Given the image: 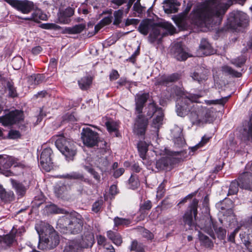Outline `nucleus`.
Returning <instances> with one entry per match:
<instances>
[{
    "label": "nucleus",
    "instance_id": "nucleus-1",
    "mask_svg": "<svg viewBox=\"0 0 252 252\" xmlns=\"http://www.w3.org/2000/svg\"><path fill=\"white\" fill-rule=\"evenodd\" d=\"M231 0H208L198 4L190 15L192 23L198 27H212L220 24Z\"/></svg>",
    "mask_w": 252,
    "mask_h": 252
},
{
    "label": "nucleus",
    "instance_id": "nucleus-2",
    "mask_svg": "<svg viewBox=\"0 0 252 252\" xmlns=\"http://www.w3.org/2000/svg\"><path fill=\"white\" fill-rule=\"evenodd\" d=\"M165 30L172 33L175 29L172 24L168 22H163L158 24H152L147 21H142L138 27L139 32L145 35H147L151 31L149 36V41L151 43H154L158 41V44L160 42L162 38L166 34Z\"/></svg>",
    "mask_w": 252,
    "mask_h": 252
},
{
    "label": "nucleus",
    "instance_id": "nucleus-3",
    "mask_svg": "<svg viewBox=\"0 0 252 252\" xmlns=\"http://www.w3.org/2000/svg\"><path fill=\"white\" fill-rule=\"evenodd\" d=\"M150 97L149 93L138 94L135 96V113L136 117L133 128L134 132L137 135H144L148 125V118L143 113V109Z\"/></svg>",
    "mask_w": 252,
    "mask_h": 252
},
{
    "label": "nucleus",
    "instance_id": "nucleus-4",
    "mask_svg": "<svg viewBox=\"0 0 252 252\" xmlns=\"http://www.w3.org/2000/svg\"><path fill=\"white\" fill-rule=\"evenodd\" d=\"M52 138L55 141L56 147L66 158L71 159L76 155V146L72 139L63 135H56Z\"/></svg>",
    "mask_w": 252,
    "mask_h": 252
},
{
    "label": "nucleus",
    "instance_id": "nucleus-5",
    "mask_svg": "<svg viewBox=\"0 0 252 252\" xmlns=\"http://www.w3.org/2000/svg\"><path fill=\"white\" fill-rule=\"evenodd\" d=\"M59 236L53 227L48 225L45 230V236L39 240L38 248L40 250H51L59 244Z\"/></svg>",
    "mask_w": 252,
    "mask_h": 252
},
{
    "label": "nucleus",
    "instance_id": "nucleus-6",
    "mask_svg": "<svg viewBox=\"0 0 252 252\" xmlns=\"http://www.w3.org/2000/svg\"><path fill=\"white\" fill-rule=\"evenodd\" d=\"M61 221L63 222L67 230L71 234H78L83 230V219L80 214L76 212L63 217Z\"/></svg>",
    "mask_w": 252,
    "mask_h": 252
},
{
    "label": "nucleus",
    "instance_id": "nucleus-7",
    "mask_svg": "<svg viewBox=\"0 0 252 252\" xmlns=\"http://www.w3.org/2000/svg\"><path fill=\"white\" fill-rule=\"evenodd\" d=\"M197 97L195 95H185L181 96L177 100L176 112L181 117H185L189 112H195L194 102L197 101ZM191 113H190V115Z\"/></svg>",
    "mask_w": 252,
    "mask_h": 252
},
{
    "label": "nucleus",
    "instance_id": "nucleus-8",
    "mask_svg": "<svg viewBox=\"0 0 252 252\" xmlns=\"http://www.w3.org/2000/svg\"><path fill=\"white\" fill-rule=\"evenodd\" d=\"M165 153L167 156L162 157L156 161L155 169H153L155 172L165 170L169 168L174 161L173 157L179 155L181 152H173L166 149Z\"/></svg>",
    "mask_w": 252,
    "mask_h": 252
},
{
    "label": "nucleus",
    "instance_id": "nucleus-9",
    "mask_svg": "<svg viewBox=\"0 0 252 252\" xmlns=\"http://www.w3.org/2000/svg\"><path fill=\"white\" fill-rule=\"evenodd\" d=\"M230 26L233 29L238 27H247L249 23L248 16L242 11H233L228 19Z\"/></svg>",
    "mask_w": 252,
    "mask_h": 252
},
{
    "label": "nucleus",
    "instance_id": "nucleus-10",
    "mask_svg": "<svg viewBox=\"0 0 252 252\" xmlns=\"http://www.w3.org/2000/svg\"><path fill=\"white\" fill-rule=\"evenodd\" d=\"M238 180L241 189L252 191V161L247 163L245 171L240 174Z\"/></svg>",
    "mask_w": 252,
    "mask_h": 252
},
{
    "label": "nucleus",
    "instance_id": "nucleus-11",
    "mask_svg": "<svg viewBox=\"0 0 252 252\" xmlns=\"http://www.w3.org/2000/svg\"><path fill=\"white\" fill-rule=\"evenodd\" d=\"M210 115V111L208 109L202 108L192 112L190 120L192 125H199L208 122Z\"/></svg>",
    "mask_w": 252,
    "mask_h": 252
},
{
    "label": "nucleus",
    "instance_id": "nucleus-12",
    "mask_svg": "<svg viewBox=\"0 0 252 252\" xmlns=\"http://www.w3.org/2000/svg\"><path fill=\"white\" fill-rule=\"evenodd\" d=\"M23 120V112L15 110L0 117V122L4 126L12 125Z\"/></svg>",
    "mask_w": 252,
    "mask_h": 252
},
{
    "label": "nucleus",
    "instance_id": "nucleus-13",
    "mask_svg": "<svg viewBox=\"0 0 252 252\" xmlns=\"http://www.w3.org/2000/svg\"><path fill=\"white\" fill-rule=\"evenodd\" d=\"M81 138L84 145L92 147L98 143V135L89 127L83 128L81 132Z\"/></svg>",
    "mask_w": 252,
    "mask_h": 252
},
{
    "label": "nucleus",
    "instance_id": "nucleus-14",
    "mask_svg": "<svg viewBox=\"0 0 252 252\" xmlns=\"http://www.w3.org/2000/svg\"><path fill=\"white\" fill-rule=\"evenodd\" d=\"M206 225L204 227V231L206 232L211 237L215 238V234L213 229L218 235V238L223 239L226 235V231L221 227H218L211 218L206 220Z\"/></svg>",
    "mask_w": 252,
    "mask_h": 252
},
{
    "label": "nucleus",
    "instance_id": "nucleus-15",
    "mask_svg": "<svg viewBox=\"0 0 252 252\" xmlns=\"http://www.w3.org/2000/svg\"><path fill=\"white\" fill-rule=\"evenodd\" d=\"M198 200L197 199H193L189 207V210L186 211L183 216V221L185 224L189 226L194 225L193 216L195 219L197 214V208Z\"/></svg>",
    "mask_w": 252,
    "mask_h": 252
},
{
    "label": "nucleus",
    "instance_id": "nucleus-16",
    "mask_svg": "<svg viewBox=\"0 0 252 252\" xmlns=\"http://www.w3.org/2000/svg\"><path fill=\"white\" fill-rule=\"evenodd\" d=\"M52 154V149L48 148L44 149L40 155L39 159L40 165L47 172L50 171L53 168Z\"/></svg>",
    "mask_w": 252,
    "mask_h": 252
},
{
    "label": "nucleus",
    "instance_id": "nucleus-17",
    "mask_svg": "<svg viewBox=\"0 0 252 252\" xmlns=\"http://www.w3.org/2000/svg\"><path fill=\"white\" fill-rule=\"evenodd\" d=\"M12 165L21 166L22 164L18 159L8 155H0V172L3 169H8Z\"/></svg>",
    "mask_w": 252,
    "mask_h": 252
},
{
    "label": "nucleus",
    "instance_id": "nucleus-18",
    "mask_svg": "<svg viewBox=\"0 0 252 252\" xmlns=\"http://www.w3.org/2000/svg\"><path fill=\"white\" fill-rule=\"evenodd\" d=\"M24 14H28L34 8V3L28 0H16L13 7Z\"/></svg>",
    "mask_w": 252,
    "mask_h": 252
},
{
    "label": "nucleus",
    "instance_id": "nucleus-19",
    "mask_svg": "<svg viewBox=\"0 0 252 252\" xmlns=\"http://www.w3.org/2000/svg\"><path fill=\"white\" fill-rule=\"evenodd\" d=\"M172 52L175 58L180 61H185L189 57V54L187 53L181 43L178 42L173 46L172 48Z\"/></svg>",
    "mask_w": 252,
    "mask_h": 252
},
{
    "label": "nucleus",
    "instance_id": "nucleus-20",
    "mask_svg": "<svg viewBox=\"0 0 252 252\" xmlns=\"http://www.w3.org/2000/svg\"><path fill=\"white\" fill-rule=\"evenodd\" d=\"M94 242V236L90 231L84 232L82 237L81 241L79 243L80 248H87L92 247Z\"/></svg>",
    "mask_w": 252,
    "mask_h": 252
},
{
    "label": "nucleus",
    "instance_id": "nucleus-21",
    "mask_svg": "<svg viewBox=\"0 0 252 252\" xmlns=\"http://www.w3.org/2000/svg\"><path fill=\"white\" fill-rule=\"evenodd\" d=\"M163 8L167 14L174 13L178 11L180 3L176 0H164L163 2Z\"/></svg>",
    "mask_w": 252,
    "mask_h": 252
},
{
    "label": "nucleus",
    "instance_id": "nucleus-22",
    "mask_svg": "<svg viewBox=\"0 0 252 252\" xmlns=\"http://www.w3.org/2000/svg\"><path fill=\"white\" fill-rule=\"evenodd\" d=\"M179 78L178 74H172L170 75H163L159 77L156 80V85H167L169 83L177 81Z\"/></svg>",
    "mask_w": 252,
    "mask_h": 252
},
{
    "label": "nucleus",
    "instance_id": "nucleus-23",
    "mask_svg": "<svg viewBox=\"0 0 252 252\" xmlns=\"http://www.w3.org/2000/svg\"><path fill=\"white\" fill-rule=\"evenodd\" d=\"M16 242L14 229L9 234L3 235L0 238V242L5 247H11Z\"/></svg>",
    "mask_w": 252,
    "mask_h": 252
},
{
    "label": "nucleus",
    "instance_id": "nucleus-24",
    "mask_svg": "<svg viewBox=\"0 0 252 252\" xmlns=\"http://www.w3.org/2000/svg\"><path fill=\"white\" fill-rule=\"evenodd\" d=\"M45 79L42 74H33L28 77V82L32 86L35 87L41 83Z\"/></svg>",
    "mask_w": 252,
    "mask_h": 252
},
{
    "label": "nucleus",
    "instance_id": "nucleus-25",
    "mask_svg": "<svg viewBox=\"0 0 252 252\" xmlns=\"http://www.w3.org/2000/svg\"><path fill=\"white\" fill-rule=\"evenodd\" d=\"M10 182L18 196H23L26 193V188L24 185L18 181L11 179Z\"/></svg>",
    "mask_w": 252,
    "mask_h": 252
},
{
    "label": "nucleus",
    "instance_id": "nucleus-26",
    "mask_svg": "<svg viewBox=\"0 0 252 252\" xmlns=\"http://www.w3.org/2000/svg\"><path fill=\"white\" fill-rule=\"evenodd\" d=\"M199 50L202 54L205 56L211 55L213 53V50L210 44L206 39L203 38L201 40L199 45Z\"/></svg>",
    "mask_w": 252,
    "mask_h": 252
},
{
    "label": "nucleus",
    "instance_id": "nucleus-27",
    "mask_svg": "<svg viewBox=\"0 0 252 252\" xmlns=\"http://www.w3.org/2000/svg\"><path fill=\"white\" fill-rule=\"evenodd\" d=\"M242 136L245 140L252 141V115L247 125L243 129Z\"/></svg>",
    "mask_w": 252,
    "mask_h": 252
},
{
    "label": "nucleus",
    "instance_id": "nucleus-28",
    "mask_svg": "<svg viewBox=\"0 0 252 252\" xmlns=\"http://www.w3.org/2000/svg\"><path fill=\"white\" fill-rule=\"evenodd\" d=\"M86 28V25L84 24H80L75 25L71 27L65 28L64 30V33L68 34H78L84 30Z\"/></svg>",
    "mask_w": 252,
    "mask_h": 252
},
{
    "label": "nucleus",
    "instance_id": "nucleus-29",
    "mask_svg": "<svg viewBox=\"0 0 252 252\" xmlns=\"http://www.w3.org/2000/svg\"><path fill=\"white\" fill-rule=\"evenodd\" d=\"M74 9L71 7H67L65 10L61 12L59 15V19L61 22L67 23L68 18L74 14Z\"/></svg>",
    "mask_w": 252,
    "mask_h": 252
},
{
    "label": "nucleus",
    "instance_id": "nucleus-30",
    "mask_svg": "<svg viewBox=\"0 0 252 252\" xmlns=\"http://www.w3.org/2000/svg\"><path fill=\"white\" fill-rule=\"evenodd\" d=\"M79 243L77 241L73 240L69 242L65 246L63 252H81Z\"/></svg>",
    "mask_w": 252,
    "mask_h": 252
},
{
    "label": "nucleus",
    "instance_id": "nucleus-31",
    "mask_svg": "<svg viewBox=\"0 0 252 252\" xmlns=\"http://www.w3.org/2000/svg\"><path fill=\"white\" fill-rule=\"evenodd\" d=\"M107 237L110 239L115 245L120 246L123 242L121 236L116 232L111 230L107 232Z\"/></svg>",
    "mask_w": 252,
    "mask_h": 252
},
{
    "label": "nucleus",
    "instance_id": "nucleus-32",
    "mask_svg": "<svg viewBox=\"0 0 252 252\" xmlns=\"http://www.w3.org/2000/svg\"><path fill=\"white\" fill-rule=\"evenodd\" d=\"M92 78L90 76H85L78 81V84L82 90H87L92 83Z\"/></svg>",
    "mask_w": 252,
    "mask_h": 252
},
{
    "label": "nucleus",
    "instance_id": "nucleus-33",
    "mask_svg": "<svg viewBox=\"0 0 252 252\" xmlns=\"http://www.w3.org/2000/svg\"><path fill=\"white\" fill-rule=\"evenodd\" d=\"M45 210L48 214H65L66 212L64 209L58 207L54 204L46 205Z\"/></svg>",
    "mask_w": 252,
    "mask_h": 252
},
{
    "label": "nucleus",
    "instance_id": "nucleus-34",
    "mask_svg": "<svg viewBox=\"0 0 252 252\" xmlns=\"http://www.w3.org/2000/svg\"><path fill=\"white\" fill-rule=\"evenodd\" d=\"M137 148L140 157L143 160L146 159V153L148 151V145L145 142L140 141L137 145Z\"/></svg>",
    "mask_w": 252,
    "mask_h": 252
},
{
    "label": "nucleus",
    "instance_id": "nucleus-35",
    "mask_svg": "<svg viewBox=\"0 0 252 252\" xmlns=\"http://www.w3.org/2000/svg\"><path fill=\"white\" fill-rule=\"evenodd\" d=\"M240 182H239L238 179L231 182L227 195H234L238 192L239 187L240 188Z\"/></svg>",
    "mask_w": 252,
    "mask_h": 252
},
{
    "label": "nucleus",
    "instance_id": "nucleus-36",
    "mask_svg": "<svg viewBox=\"0 0 252 252\" xmlns=\"http://www.w3.org/2000/svg\"><path fill=\"white\" fill-rule=\"evenodd\" d=\"M147 116L149 118L152 117L155 113H158L159 109H161V108L158 107L154 102L149 103L147 107Z\"/></svg>",
    "mask_w": 252,
    "mask_h": 252
},
{
    "label": "nucleus",
    "instance_id": "nucleus-37",
    "mask_svg": "<svg viewBox=\"0 0 252 252\" xmlns=\"http://www.w3.org/2000/svg\"><path fill=\"white\" fill-rule=\"evenodd\" d=\"M63 178L71 179V180H78L80 181H85L84 176L83 174L78 172H71L69 174H66L62 175Z\"/></svg>",
    "mask_w": 252,
    "mask_h": 252
},
{
    "label": "nucleus",
    "instance_id": "nucleus-38",
    "mask_svg": "<svg viewBox=\"0 0 252 252\" xmlns=\"http://www.w3.org/2000/svg\"><path fill=\"white\" fill-rule=\"evenodd\" d=\"M71 187L69 185L63 184L58 188L56 192L59 196L63 197L67 195Z\"/></svg>",
    "mask_w": 252,
    "mask_h": 252
},
{
    "label": "nucleus",
    "instance_id": "nucleus-39",
    "mask_svg": "<svg viewBox=\"0 0 252 252\" xmlns=\"http://www.w3.org/2000/svg\"><path fill=\"white\" fill-rule=\"evenodd\" d=\"M129 250L131 252H144V248L142 244L139 243L136 240H133L131 242Z\"/></svg>",
    "mask_w": 252,
    "mask_h": 252
},
{
    "label": "nucleus",
    "instance_id": "nucleus-40",
    "mask_svg": "<svg viewBox=\"0 0 252 252\" xmlns=\"http://www.w3.org/2000/svg\"><path fill=\"white\" fill-rule=\"evenodd\" d=\"M163 114L162 109H159L156 117L154 119L153 121V126L155 128H159V126L162 125L163 121Z\"/></svg>",
    "mask_w": 252,
    "mask_h": 252
},
{
    "label": "nucleus",
    "instance_id": "nucleus-41",
    "mask_svg": "<svg viewBox=\"0 0 252 252\" xmlns=\"http://www.w3.org/2000/svg\"><path fill=\"white\" fill-rule=\"evenodd\" d=\"M246 60L247 57L245 55H241L235 59L231 60L230 63L237 67H241L245 64Z\"/></svg>",
    "mask_w": 252,
    "mask_h": 252
},
{
    "label": "nucleus",
    "instance_id": "nucleus-42",
    "mask_svg": "<svg viewBox=\"0 0 252 252\" xmlns=\"http://www.w3.org/2000/svg\"><path fill=\"white\" fill-rule=\"evenodd\" d=\"M222 70L224 73H227L233 77H240L242 76L241 72H238L233 69L232 67L225 65L222 67Z\"/></svg>",
    "mask_w": 252,
    "mask_h": 252
},
{
    "label": "nucleus",
    "instance_id": "nucleus-43",
    "mask_svg": "<svg viewBox=\"0 0 252 252\" xmlns=\"http://www.w3.org/2000/svg\"><path fill=\"white\" fill-rule=\"evenodd\" d=\"M199 237L200 240L206 247L212 248L213 247V243L208 236L202 233H200L199 235Z\"/></svg>",
    "mask_w": 252,
    "mask_h": 252
},
{
    "label": "nucleus",
    "instance_id": "nucleus-44",
    "mask_svg": "<svg viewBox=\"0 0 252 252\" xmlns=\"http://www.w3.org/2000/svg\"><path fill=\"white\" fill-rule=\"evenodd\" d=\"M114 226L127 225L130 223V220L127 219L115 217L114 219Z\"/></svg>",
    "mask_w": 252,
    "mask_h": 252
},
{
    "label": "nucleus",
    "instance_id": "nucleus-45",
    "mask_svg": "<svg viewBox=\"0 0 252 252\" xmlns=\"http://www.w3.org/2000/svg\"><path fill=\"white\" fill-rule=\"evenodd\" d=\"M0 198L5 202L11 201L14 199V194L12 191H5L2 193Z\"/></svg>",
    "mask_w": 252,
    "mask_h": 252
},
{
    "label": "nucleus",
    "instance_id": "nucleus-46",
    "mask_svg": "<svg viewBox=\"0 0 252 252\" xmlns=\"http://www.w3.org/2000/svg\"><path fill=\"white\" fill-rule=\"evenodd\" d=\"M124 10L123 9H119L114 12V16L115 18L114 21V25H118L122 22Z\"/></svg>",
    "mask_w": 252,
    "mask_h": 252
},
{
    "label": "nucleus",
    "instance_id": "nucleus-47",
    "mask_svg": "<svg viewBox=\"0 0 252 252\" xmlns=\"http://www.w3.org/2000/svg\"><path fill=\"white\" fill-rule=\"evenodd\" d=\"M140 183L137 176L132 175L129 179V188L132 189H135L138 187Z\"/></svg>",
    "mask_w": 252,
    "mask_h": 252
},
{
    "label": "nucleus",
    "instance_id": "nucleus-48",
    "mask_svg": "<svg viewBox=\"0 0 252 252\" xmlns=\"http://www.w3.org/2000/svg\"><path fill=\"white\" fill-rule=\"evenodd\" d=\"M206 74V71H205L204 73H202L195 72L193 73L191 77L193 80L197 81L198 82H200L207 79Z\"/></svg>",
    "mask_w": 252,
    "mask_h": 252
},
{
    "label": "nucleus",
    "instance_id": "nucleus-49",
    "mask_svg": "<svg viewBox=\"0 0 252 252\" xmlns=\"http://www.w3.org/2000/svg\"><path fill=\"white\" fill-rule=\"evenodd\" d=\"M229 96L222 97L220 99H217L215 100H206L205 102L207 104H225L228 100Z\"/></svg>",
    "mask_w": 252,
    "mask_h": 252
},
{
    "label": "nucleus",
    "instance_id": "nucleus-50",
    "mask_svg": "<svg viewBox=\"0 0 252 252\" xmlns=\"http://www.w3.org/2000/svg\"><path fill=\"white\" fill-rule=\"evenodd\" d=\"M7 88L8 91V95L11 97H15L17 96L16 88L14 87L13 83L8 82Z\"/></svg>",
    "mask_w": 252,
    "mask_h": 252
},
{
    "label": "nucleus",
    "instance_id": "nucleus-51",
    "mask_svg": "<svg viewBox=\"0 0 252 252\" xmlns=\"http://www.w3.org/2000/svg\"><path fill=\"white\" fill-rule=\"evenodd\" d=\"M209 140V138L203 136L202 138L201 141L196 145L191 148V151L194 152L197 150L198 148L203 146L206 143H207Z\"/></svg>",
    "mask_w": 252,
    "mask_h": 252
},
{
    "label": "nucleus",
    "instance_id": "nucleus-52",
    "mask_svg": "<svg viewBox=\"0 0 252 252\" xmlns=\"http://www.w3.org/2000/svg\"><path fill=\"white\" fill-rule=\"evenodd\" d=\"M132 9L137 13L140 14L145 11V7L141 5L140 2H134Z\"/></svg>",
    "mask_w": 252,
    "mask_h": 252
},
{
    "label": "nucleus",
    "instance_id": "nucleus-53",
    "mask_svg": "<svg viewBox=\"0 0 252 252\" xmlns=\"http://www.w3.org/2000/svg\"><path fill=\"white\" fill-rule=\"evenodd\" d=\"M105 125L109 132H115L117 130V126L114 122L108 121L106 122Z\"/></svg>",
    "mask_w": 252,
    "mask_h": 252
},
{
    "label": "nucleus",
    "instance_id": "nucleus-54",
    "mask_svg": "<svg viewBox=\"0 0 252 252\" xmlns=\"http://www.w3.org/2000/svg\"><path fill=\"white\" fill-rule=\"evenodd\" d=\"M41 28L46 30H59L60 27L53 23H46L41 25Z\"/></svg>",
    "mask_w": 252,
    "mask_h": 252
},
{
    "label": "nucleus",
    "instance_id": "nucleus-55",
    "mask_svg": "<svg viewBox=\"0 0 252 252\" xmlns=\"http://www.w3.org/2000/svg\"><path fill=\"white\" fill-rule=\"evenodd\" d=\"M103 204V200H100L95 201L93 205L92 211L95 213L98 212L101 208Z\"/></svg>",
    "mask_w": 252,
    "mask_h": 252
},
{
    "label": "nucleus",
    "instance_id": "nucleus-56",
    "mask_svg": "<svg viewBox=\"0 0 252 252\" xmlns=\"http://www.w3.org/2000/svg\"><path fill=\"white\" fill-rule=\"evenodd\" d=\"M165 190V189H164V185L163 183L160 184L158 188L157 197L159 198L162 197L164 195Z\"/></svg>",
    "mask_w": 252,
    "mask_h": 252
},
{
    "label": "nucleus",
    "instance_id": "nucleus-57",
    "mask_svg": "<svg viewBox=\"0 0 252 252\" xmlns=\"http://www.w3.org/2000/svg\"><path fill=\"white\" fill-rule=\"evenodd\" d=\"M22 59L21 58H14L12 61L13 67L15 69H18L21 67Z\"/></svg>",
    "mask_w": 252,
    "mask_h": 252
},
{
    "label": "nucleus",
    "instance_id": "nucleus-58",
    "mask_svg": "<svg viewBox=\"0 0 252 252\" xmlns=\"http://www.w3.org/2000/svg\"><path fill=\"white\" fill-rule=\"evenodd\" d=\"M152 203L150 200L145 201L141 206L140 210H149L152 208Z\"/></svg>",
    "mask_w": 252,
    "mask_h": 252
},
{
    "label": "nucleus",
    "instance_id": "nucleus-59",
    "mask_svg": "<svg viewBox=\"0 0 252 252\" xmlns=\"http://www.w3.org/2000/svg\"><path fill=\"white\" fill-rule=\"evenodd\" d=\"M240 229L239 226L237 227L235 229V230L232 232L228 237V240L230 242H234L235 241V237L236 234L238 232Z\"/></svg>",
    "mask_w": 252,
    "mask_h": 252
},
{
    "label": "nucleus",
    "instance_id": "nucleus-60",
    "mask_svg": "<svg viewBox=\"0 0 252 252\" xmlns=\"http://www.w3.org/2000/svg\"><path fill=\"white\" fill-rule=\"evenodd\" d=\"M142 235L143 237L149 239H151L153 237V234L150 231L146 229H142Z\"/></svg>",
    "mask_w": 252,
    "mask_h": 252
},
{
    "label": "nucleus",
    "instance_id": "nucleus-61",
    "mask_svg": "<svg viewBox=\"0 0 252 252\" xmlns=\"http://www.w3.org/2000/svg\"><path fill=\"white\" fill-rule=\"evenodd\" d=\"M141 0H129L128 3L126 4V8L125 10V12L126 14H127L128 13L130 8L131 7V6L132 4L135 2H140Z\"/></svg>",
    "mask_w": 252,
    "mask_h": 252
},
{
    "label": "nucleus",
    "instance_id": "nucleus-62",
    "mask_svg": "<svg viewBox=\"0 0 252 252\" xmlns=\"http://www.w3.org/2000/svg\"><path fill=\"white\" fill-rule=\"evenodd\" d=\"M139 20L136 19H127L125 22V25L126 26H129L130 25H136L139 23Z\"/></svg>",
    "mask_w": 252,
    "mask_h": 252
},
{
    "label": "nucleus",
    "instance_id": "nucleus-63",
    "mask_svg": "<svg viewBox=\"0 0 252 252\" xmlns=\"http://www.w3.org/2000/svg\"><path fill=\"white\" fill-rule=\"evenodd\" d=\"M125 170L123 168H120L116 170L113 173V176L115 178H117L121 176L124 173Z\"/></svg>",
    "mask_w": 252,
    "mask_h": 252
},
{
    "label": "nucleus",
    "instance_id": "nucleus-64",
    "mask_svg": "<svg viewBox=\"0 0 252 252\" xmlns=\"http://www.w3.org/2000/svg\"><path fill=\"white\" fill-rule=\"evenodd\" d=\"M172 204L168 200H164L161 203V209H167L172 207Z\"/></svg>",
    "mask_w": 252,
    "mask_h": 252
}]
</instances>
